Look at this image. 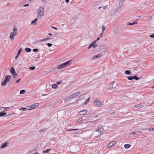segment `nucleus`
<instances>
[{
    "label": "nucleus",
    "instance_id": "obj_1",
    "mask_svg": "<svg viewBox=\"0 0 154 154\" xmlns=\"http://www.w3.org/2000/svg\"><path fill=\"white\" fill-rule=\"evenodd\" d=\"M11 76L10 75H6L3 82H2L1 85L3 86H5L7 83L10 80Z\"/></svg>",
    "mask_w": 154,
    "mask_h": 154
},
{
    "label": "nucleus",
    "instance_id": "obj_54",
    "mask_svg": "<svg viewBox=\"0 0 154 154\" xmlns=\"http://www.w3.org/2000/svg\"><path fill=\"white\" fill-rule=\"evenodd\" d=\"M112 90H116V88L114 87H112Z\"/></svg>",
    "mask_w": 154,
    "mask_h": 154
},
{
    "label": "nucleus",
    "instance_id": "obj_8",
    "mask_svg": "<svg viewBox=\"0 0 154 154\" xmlns=\"http://www.w3.org/2000/svg\"><path fill=\"white\" fill-rule=\"evenodd\" d=\"M80 93V92H79L72 95L70 96V98L71 99H73L75 98L76 96H78Z\"/></svg>",
    "mask_w": 154,
    "mask_h": 154
},
{
    "label": "nucleus",
    "instance_id": "obj_18",
    "mask_svg": "<svg viewBox=\"0 0 154 154\" xmlns=\"http://www.w3.org/2000/svg\"><path fill=\"white\" fill-rule=\"evenodd\" d=\"M137 22H134L132 23H130L129 22H128L127 23V24L128 25H133L134 24H137Z\"/></svg>",
    "mask_w": 154,
    "mask_h": 154
},
{
    "label": "nucleus",
    "instance_id": "obj_42",
    "mask_svg": "<svg viewBox=\"0 0 154 154\" xmlns=\"http://www.w3.org/2000/svg\"><path fill=\"white\" fill-rule=\"evenodd\" d=\"M89 100V98H88L87 100L86 101H85L84 102L85 104H87V102Z\"/></svg>",
    "mask_w": 154,
    "mask_h": 154
},
{
    "label": "nucleus",
    "instance_id": "obj_15",
    "mask_svg": "<svg viewBox=\"0 0 154 154\" xmlns=\"http://www.w3.org/2000/svg\"><path fill=\"white\" fill-rule=\"evenodd\" d=\"M8 143L7 142H5L4 144H3L0 147V148L2 149L8 146Z\"/></svg>",
    "mask_w": 154,
    "mask_h": 154
},
{
    "label": "nucleus",
    "instance_id": "obj_7",
    "mask_svg": "<svg viewBox=\"0 0 154 154\" xmlns=\"http://www.w3.org/2000/svg\"><path fill=\"white\" fill-rule=\"evenodd\" d=\"M72 61V60H69L67 61L66 62L64 63V64L65 67H67V66H69V65H71V63Z\"/></svg>",
    "mask_w": 154,
    "mask_h": 154
},
{
    "label": "nucleus",
    "instance_id": "obj_55",
    "mask_svg": "<svg viewBox=\"0 0 154 154\" xmlns=\"http://www.w3.org/2000/svg\"><path fill=\"white\" fill-rule=\"evenodd\" d=\"M103 33V32H102V33H100V37H102Z\"/></svg>",
    "mask_w": 154,
    "mask_h": 154
},
{
    "label": "nucleus",
    "instance_id": "obj_52",
    "mask_svg": "<svg viewBox=\"0 0 154 154\" xmlns=\"http://www.w3.org/2000/svg\"><path fill=\"white\" fill-rule=\"evenodd\" d=\"M20 79L17 80L16 81V83H18L20 82Z\"/></svg>",
    "mask_w": 154,
    "mask_h": 154
},
{
    "label": "nucleus",
    "instance_id": "obj_46",
    "mask_svg": "<svg viewBox=\"0 0 154 154\" xmlns=\"http://www.w3.org/2000/svg\"><path fill=\"white\" fill-rule=\"evenodd\" d=\"M45 41L44 38L43 39H41L40 40H39V41H37V42H43V41Z\"/></svg>",
    "mask_w": 154,
    "mask_h": 154
},
{
    "label": "nucleus",
    "instance_id": "obj_4",
    "mask_svg": "<svg viewBox=\"0 0 154 154\" xmlns=\"http://www.w3.org/2000/svg\"><path fill=\"white\" fill-rule=\"evenodd\" d=\"M94 103L95 105L96 106L98 107L100 106L102 104L101 102L99 100H95L94 101Z\"/></svg>",
    "mask_w": 154,
    "mask_h": 154
},
{
    "label": "nucleus",
    "instance_id": "obj_30",
    "mask_svg": "<svg viewBox=\"0 0 154 154\" xmlns=\"http://www.w3.org/2000/svg\"><path fill=\"white\" fill-rule=\"evenodd\" d=\"M134 79H135L136 80H138L140 79V78L138 77L136 75L134 76Z\"/></svg>",
    "mask_w": 154,
    "mask_h": 154
},
{
    "label": "nucleus",
    "instance_id": "obj_16",
    "mask_svg": "<svg viewBox=\"0 0 154 154\" xmlns=\"http://www.w3.org/2000/svg\"><path fill=\"white\" fill-rule=\"evenodd\" d=\"M10 72L12 74H13V73H14V72H15V70L14 68V67H12L11 68V69H10Z\"/></svg>",
    "mask_w": 154,
    "mask_h": 154
},
{
    "label": "nucleus",
    "instance_id": "obj_49",
    "mask_svg": "<svg viewBox=\"0 0 154 154\" xmlns=\"http://www.w3.org/2000/svg\"><path fill=\"white\" fill-rule=\"evenodd\" d=\"M136 134V132H134V131L132 132H131V133H130L129 135H131V134Z\"/></svg>",
    "mask_w": 154,
    "mask_h": 154
},
{
    "label": "nucleus",
    "instance_id": "obj_57",
    "mask_svg": "<svg viewBox=\"0 0 154 154\" xmlns=\"http://www.w3.org/2000/svg\"><path fill=\"white\" fill-rule=\"evenodd\" d=\"M66 2V3H68L69 2V0H65Z\"/></svg>",
    "mask_w": 154,
    "mask_h": 154
},
{
    "label": "nucleus",
    "instance_id": "obj_19",
    "mask_svg": "<svg viewBox=\"0 0 154 154\" xmlns=\"http://www.w3.org/2000/svg\"><path fill=\"white\" fill-rule=\"evenodd\" d=\"M111 114L112 115H114L115 114V117H117L119 116V114L118 113H116V112H113L111 113Z\"/></svg>",
    "mask_w": 154,
    "mask_h": 154
},
{
    "label": "nucleus",
    "instance_id": "obj_26",
    "mask_svg": "<svg viewBox=\"0 0 154 154\" xmlns=\"http://www.w3.org/2000/svg\"><path fill=\"white\" fill-rule=\"evenodd\" d=\"M37 20V19L36 18H35V19L33 20L31 22V23L32 24H33V25H34L35 24V23L36 22V21Z\"/></svg>",
    "mask_w": 154,
    "mask_h": 154
},
{
    "label": "nucleus",
    "instance_id": "obj_23",
    "mask_svg": "<svg viewBox=\"0 0 154 154\" xmlns=\"http://www.w3.org/2000/svg\"><path fill=\"white\" fill-rule=\"evenodd\" d=\"M126 78H128V79L130 80H132L134 79V76L127 77Z\"/></svg>",
    "mask_w": 154,
    "mask_h": 154
},
{
    "label": "nucleus",
    "instance_id": "obj_36",
    "mask_svg": "<svg viewBox=\"0 0 154 154\" xmlns=\"http://www.w3.org/2000/svg\"><path fill=\"white\" fill-rule=\"evenodd\" d=\"M31 106H27L26 107L27 109L29 110H30L32 109H31Z\"/></svg>",
    "mask_w": 154,
    "mask_h": 154
},
{
    "label": "nucleus",
    "instance_id": "obj_24",
    "mask_svg": "<svg viewBox=\"0 0 154 154\" xmlns=\"http://www.w3.org/2000/svg\"><path fill=\"white\" fill-rule=\"evenodd\" d=\"M58 85L57 84H54L52 85V87L53 88L55 89V88H56L58 87Z\"/></svg>",
    "mask_w": 154,
    "mask_h": 154
},
{
    "label": "nucleus",
    "instance_id": "obj_20",
    "mask_svg": "<svg viewBox=\"0 0 154 154\" xmlns=\"http://www.w3.org/2000/svg\"><path fill=\"white\" fill-rule=\"evenodd\" d=\"M25 51L26 52H30L31 49L30 48H25Z\"/></svg>",
    "mask_w": 154,
    "mask_h": 154
},
{
    "label": "nucleus",
    "instance_id": "obj_51",
    "mask_svg": "<svg viewBox=\"0 0 154 154\" xmlns=\"http://www.w3.org/2000/svg\"><path fill=\"white\" fill-rule=\"evenodd\" d=\"M62 80L60 81L59 82H57V83L58 85H60L62 83Z\"/></svg>",
    "mask_w": 154,
    "mask_h": 154
},
{
    "label": "nucleus",
    "instance_id": "obj_64",
    "mask_svg": "<svg viewBox=\"0 0 154 154\" xmlns=\"http://www.w3.org/2000/svg\"><path fill=\"white\" fill-rule=\"evenodd\" d=\"M152 131H154V128H152Z\"/></svg>",
    "mask_w": 154,
    "mask_h": 154
},
{
    "label": "nucleus",
    "instance_id": "obj_62",
    "mask_svg": "<svg viewBox=\"0 0 154 154\" xmlns=\"http://www.w3.org/2000/svg\"><path fill=\"white\" fill-rule=\"evenodd\" d=\"M48 35H52V34L50 33H49L48 34Z\"/></svg>",
    "mask_w": 154,
    "mask_h": 154
},
{
    "label": "nucleus",
    "instance_id": "obj_25",
    "mask_svg": "<svg viewBox=\"0 0 154 154\" xmlns=\"http://www.w3.org/2000/svg\"><path fill=\"white\" fill-rule=\"evenodd\" d=\"M130 146H131L130 145L128 144H125L124 145V147L126 149H127L129 148L130 147Z\"/></svg>",
    "mask_w": 154,
    "mask_h": 154
},
{
    "label": "nucleus",
    "instance_id": "obj_5",
    "mask_svg": "<svg viewBox=\"0 0 154 154\" xmlns=\"http://www.w3.org/2000/svg\"><path fill=\"white\" fill-rule=\"evenodd\" d=\"M143 107V105L140 104H137L135 105L134 107V109H139L142 108Z\"/></svg>",
    "mask_w": 154,
    "mask_h": 154
},
{
    "label": "nucleus",
    "instance_id": "obj_2",
    "mask_svg": "<svg viewBox=\"0 0 154 154\" xmlns=\"http://www.w3.org/2000/svg\"><path fill=\"white\" fill-rule=\"evenodd\" d=\"M44 8L40 7L38 9V12L39 15L41 17H42L44 14Z\"/></svg>",
    "mask_w": 154,
    "mask_h": 154
},
{
    "label": "nucleus",
    "instance_id": "obj_13",
    "mask_svg": "<svg viewBox=\"0 0 154 154\" xmlns=\"http://www.w3.org/2000/svg\"><path fill=\"white\" fill-rule=\"evenodd\" d=\"M103 131V128L102 127H100L98 128L96 130V131L98 132H101Z\"/></svg>",
    "mask_w": 154,
    "mask_h": 154
},
{
    "label": "nucleus",
    "instance_id": "obj_12",
    "mask_svg": "<svg viewBox=\"0 0 154 154\" xmlns=\"http://www.w3.org/2000/svg\"><path fill=\"white\" fill-rule=\"evenodd\" d=\"M102 54L100 53L99 54L95 55L92 58V59H94L100 57L101 56H102Z\"/></svg>",
    "mask_w": 154,
    "mask_h": 154
},
{
    "label": "nucleus",
    "instance_id": "obj_47",
    "mask_svg": "<svg viewBox=\"0 0 154 154\" xmlns=\"http://www.w3.org/2000/svg\"><path fill=\"white\" fill-rule=\"evenodd\" d=\"M78 129H69L68 131H77L78 130Z\"/></svg>",
    "mask_w": 154,
    "mask_h": 154
},
{
    "label": "nucleus",
    "instance_id": "obj_61",
    "mask_svg": "<svg viewBox=\"0 0 154 154\" xmlns=\"http://www.w3.org/2000/svg\"><path fill=\"white\" fill-rule=\"evenodd\" d=\"M107 89L108 90H112V88H109Z\"/></svg>",
    "mask_w": 154,
    "mask_h": 154
},
{
    "label": "nucleus",
    "instance_id": "obj_44",
    "mask_svg": "<svg viewBox=\"0 0 154 154\" xmlns=\"http://www.w3.org/2000/svg\"><path fill=\"white\" fill-rule=\"evenodd\" d=\"M149 37H150L151 38H154V33L152 34V35H150L149 36Z\"/></svg>",
    "mask_w": 154,
    "mask_h": 154
},
{
    "label": "nucleus",
    "instance_id": "obj_32",
    "mask_svg": "<svg viewBox=\"0 0 154 154\" xmlns=\"http://www.w3.org/2000/svg\"><path fill=\"white\" fill-rule=\"evenodd\" d=\"M84 98V95H81L80 96L78 99V100H81V99H82V98Z\"/></svg>",
    "mask_w": 154,
    "mask_h": 154
},
{
    "label": "nucleus",
    "instance_id": "obj_35",
    "mask_svg": "<svg viewBox=\"0 0 154 154\" xmlns=\"http://www.w3.org/2000/svg\"><path fill=\"white\" fill-rule=\"evenodd\" d=\"M46 45L49 47H51L52 46V44L50 43H47Z\"/></svg>",
    "mask_w": 154,
    "mask_h": 154
},
{
    "label": "nucleus",
    "instance_id": "obj_3",
    "mask_svg": "<svg viewBox=\"0 0 154 154\" xmlns=\"http://www.w3.org/2000/svg\"><path fill=\"white\" fill-rule=\"evenodd\" d=\"M96 43V41H94L91 43L88 47V49H90L91 47H93L94 48H95L97 46V45H95Z\"/></svg>",
    "mask_w": 154,
    "mask_h": 154
},
{
    "label": "nucleus",
    "instance_id": "obj_37",
    "mask_svg": "<svg viewBox=\"0 0 154 154\" xmlns=\"http://www.w3.org/2000/svg\"><path fill=\"white\" fill-rule=\"evenodd\" d=\"M102 32H104V31L105 29L106 28L104 26H102Z\"/></svg>",
    "mask_w": 154,
    "mask_h": 154
},
{
    "label": "nucleus",
    "instance_id": "obj_28",
    "mask_svg": "<svg viewBox=\"0 0 154 154\" xmlns=\"http://www.w3.org/2000/svg\"><path fill=\"white\" fill-rule=\"evenodd\" d=\"M51 149H47L46 150H45V151H43V153H48L49 151L51 150Z\"/></svg>",
    "mask_w": 154,
    "mask_h": 154
},
{
    "label": "nucleus",
    "instance_id": "obj_11",
    "mask_svg": "<svg viewBox=\"0 0 154 154\" xmlns=\"http://www.w3.org/2000/svg\"><path fill=\"white\" fill-rule=\"evenodd\" d=\"M87 112V111L86 110H83L80 111L79 113L80 115H83L85 114Z\"/></svg>",
    "mask_w": 154,
    "mask_h": 154
},
{
    "label": "nucleus",
    "instance_id": "obj_21",
    "mask_svg": "<svg viewBox=\"0 0 154 154\" xmlns=\"http://www.w3.org/2000/svg\"><path fill=\"white\" fill-rule=\"evenodd\" d=\"M6 113L5 112H0V116H3L5 115H6Z\"/></svg>",
    "mask_w": 154,
    "mask_h": 154
},
{
    "label": "nucleus",
    "instance_id": "obj_63",
    "mask_svg": "<svg viewBox=\"0 0 154 154\" xmlns=\"http://www.w3.org/2000/svg\"><path fill=\"white\" fill-rule=\"evenodd\" d=\"M34 154H38V153L37 152H35V153H34Z\"/></svg>",
    "mask_w": 154,
    "mask_h": 154
},
{
    "label": "nucleus",
    "instance_id": "obj_40",
    "mask_svg": "<svg viewBox=\"0 0 154 154\" xmlns=\"http://www.w3.org/2000/svg\"><path fill=\"white\" fill-rule=\"evenodd\" d=\"M83 120V119L81 117V118H80L78 120V122H81Z\"/></svg>",
    "mask_w": 154,
    "mask_h": 154
},
{
    "label": "nucleus",
    "instance_id": "obj_27",
    "mask_svg": "<svg viewBox=\"0 0 154 154\" xmlns=\"http://www.w3.org/2000/svg\"><path fill=\"white\" fill-rule=\"evenodd\" d=\"M125 0H119V6H121V5H122L123 4V3L124 2V1Z\"/></svg>",
    "mask_w": 154,
    "mask_h": 154
},
{
    "label": "nucleus",
    "instance_id": "obj_58",
    "mask_svg": "<svg viewBox=\"0 0 154 154\" xmlns=\"http://www.w3.org/2000/svg\"><path fill=\"white\" fill-rule=\"evenodd\" d=\"M152 128H149V130L150 131H152Z\"/></svg>",
    "mask_w": 154,
    "mask_h": 154
},
{
    "label": "nucleus",
    "instance_id": "obj_10",
    "mask_svg": "<svg viewBox=\"0 0 154 154\" xmlns=\"http://www.w3.org/2000/svg\"><path fill=\"white\" fill-rule=\"evenodd\" d=\"M14 35L15 34L14 32H11L9 37L11 40H13L14 39Z\"/></svg>",
    "mask_w": 154,
    "mask_h": 154
},
{
    "label": "nucleus",
    "instance_id": "obj_43",
    "mask_svg": "<svg viewBox=\"0 0 154 154\" xmlns=\"http://www.w3.org/2000/svg\"><path fill=\"white\" fill-rule=\"evenodd\" d=\"M97 121V120H96L93 121H89V122H91V123H92L96 122Z\"/></svg>",
    "mask_w": 154,
    "mask_h": 154
},
{
    "label": "nucleus",
    "instance_id": "obj_9",
    "mask_svg": "<svg viewBox=\"0 0 154 154\" xmlns=\"http://www.w3.org/2000/svg\"><path fill=\"white\" fill-rule=\"evenodd\" d=\"M64 63H63L59 65H58L57 66V68L58 69H60L65 67Z\"/></svg>",
    "mask_w": 154,
    "mask_h": 154
},
{
    "label": "nucleus",
    "instance_id": "obj_53",
    "mask_svg": "<svg viewBox=\"0 0 154 154\" xmlns=\"http://www.w3.org/2000/svg\"><path fill=\"white\" fill-rule=\"evenodd\" d=\"M29 5L28 4H26V5H23V6L24 7H26V6H29Z\"/></svg>",
    "mask_w": 154,
    "mask_h": 154
},
{
    "label": "nucleus",
    "instance_id": "obj_50",
    "mask_svg": "<svg viewBox=\"0 0 154 154\" xmlns=\"http://www.w3.org/2000/svg\"><path fill=\"white\" fill-rule=\"evenodd\" d=\"M35 106V108L36 107H37L38 106V103H35V104H34Z\"/></svg>",
    "mask_w": 154,
    "mask_h": 154
},
{
    "label": "nucleus",
    "instance_id": "obj_6",
    "mask_svg": "<svg viewBox=\"0 0 154 154\" xmlns=\"http://www.w3.org/2000/svg\"><path fill=\"white\" fill-rule=\"evenodd\" d=\"M116 143L115 141H112L110 142L108 145L107 146L108 148H110L114 146Z\"/></svg>",
    "mask_w": 154,
    "mask_h": 154
},
{
    "label": "nucleus",
    "instance_id": "obj_29",
    "mask_svg": "<svg viewBox=\"0 0 154 154\" xmlns=\"http://www.w3.org/2000/svg\"><path fill=\"white\" fill-rule=\"evenodd\" d=\"M25 92V91L24 90H22L20 91V94H23Z\"/></svg>",
    "mask_w": 154,
    "mask_h": 154
},
{
    "label": "nucleus",
    "instance_id": "obj_56",
    "mask_svg": "<svg viewBox=\"0 0 154 154\" xmlns=\"http://www.w3.org/2000/svg\"><path fill=\"white\" fill-rule=\"evenodd\" d=\"M114 83V81H112L110 82V84L111 85H113Z\"/></svg>",
    "mask_w": 154,
    "mask_h": 154
},
{
    "label": "nucleus",
    "instance_id": "obj_45",
    "mask_svg": "<svg viewBox=\"0 0 154 154\" xmlns=\"http://www.w3.org/2000/svg\"><path fill=\"white\" fill-rule=\"evenodd\" d=\"M13 30L14 32H15V31H16L17 30V29L16 28H15V27H14L13 28Z\"/></svg>",
    "mask_w": 154,
    "mask_h": 154
},
{
    "label": "nucleus",
    "instance_id": "obj_22",
    "mask_svg": "<svg viewBox=\"0 0 154 154\" xmlns=\"http://www.w3.org/2000/svg\"><path fill=\"white\" fill-rule=\"evenodd\" d=\"M125 73L126 74L130 75L131 73V71L130 70H126L125 71Z\"/></svg>",
    "mask_w": 154,
    "mask_h": 154
},
{
    "label": "nucleus",
    "instance_id": "obj_48",
    "mask_svg": "<svg viewBox=\"0 0 154 154\" xmlns=\"http://www.w3.org/2000/svg\"><path fill=\"white\" fill-rule=\"evenodd\" d=\"M31 106V109H34L35 108V106L34 105H32Z\"/></svg>",
    "mask_w": 154,
    "mask_h": 154
},
{
    "label": "nucleus",
    "instance_id": "obj_31",
    "mask_svg": "<svg viewBox=\"0 0 154 154\" xmlns=\"http://www.w3.org/2000/svg\"><path fill=\"white\" fill-rule=\"evenodd\" d=\"M35 68V66H31L29 68V69L31 70L34 69Z\"/></svg>",
    "mask_w": 154,
    "mask_h": 154
},
{
    "label": "nucleus",
    "instance_id": "obj_39",
    "mask_svg": "<svg viewBox=\"0 0 154 154\" xmlns=\"http://www.w3.org/2000/svg\"><path fill=\"white\" fill-rule=\"evenodd\" d=\"M20 109L23 111L25 110L26 109H27L26 108H24V107H21L20 108Z\"/></svg>",
    "mask_w": 154,
    "mask_h": 154
},
{
    "label": "nucleus",
    "instance_id": "obj_60",
    "mask_svg": "<svg viewBox=\"0 0 154 154\" xmlns=\"http://www.w3.org/2000/svg\"><path fill=\"white\" fill-rule=\"evenodd\" d=\"M99 39H100V38L99 37H98L97 38V39L95 41H96V42L97 41H98L99 40Z\"/></svg>",
    "mask_w": 154,
    "mask_h": 154
},
{
    "label": "nucleus",
    "instance_id": "obj_33",
    "mask_svg": "<svg viewBox=\"0 0 154 154\" xmlns=\"http://www.w3.org/2000/svg\"><path fill=\"white\" fill-rule=\"evenodd\" d=\"M46 130V129L45 128H43L42 129L40 130L39 131V132H43L45 131Z\"/></svg>",
    "mask_w": 154,
    "mask_h": 154
},
{
    "label": "nucleus",
    "instance_id": "obj_38",
    "mask_svg": "<svg viewBox=\"0 0 154 154\" xmlns=\"http://www.w3.org/2000/svg\"><path fill=\"white\" fill-rule=\"evenodd\" d=\"M38 49L37 48H35L32 50V51L34 52H36L38 51Z\"/></svg>",
    "mask_w": 154,
    "mask_h": 154
},
{
    "label": "nucleus",
    "instance_id": "obj_14",
    "mask_svg": "<svg viewBox=\"0 0 154 154\" xmlns=\"http://www.w3.org/2000/svg\"><path fill=\"white\" fill-rule=\"evenodd\" d=\"M22 48H20L19 50H18V52L17 54V55L16 56V57H15V58L16 59H17L18 57V56L20 54V53L22 51Z\"/></svg>",
    "mask_w": 154,
    "mask_h": 154
},
{
    "label": "nucleus",
    "instance_id": "obj_34",
    "mask_svg": "<svg viewBox=\"0 0 154 154\" xmlns=\"http://www.w3.org/2000/svg\"><path fill=\"white\" fill-rule=\"evenodd\" d=\"M13 75V76L14 78H15L17 76V74L16 72L13 73V74H12Z\"/></svg>",
    "mask_w": 154,
    "mask_h": 154
},
{
    "label": "nucleus",
    "instance_id": "obj_59",
    "mask_svg": "<svg viewBox=\"0 0 154 154\" xmlns=\"http://www.w3.org/2000/svg\"><path fill=\"white\" fill-rule=\"evenodd\" d=\"M51 27L54 29H57V28H56V27H54V26H51Z\"/></svg>",
    "mask_w": 154,
    "mask_h": 154
},
{
    "label": "nucleus",
    "instance_id": "obj_41",
    "mask_svg": "<svg viewBox=\"0 0 154 154\" xmlns=\"http://www.w3.org/2000/svg\"><path fill=\"white\" fill-rule=\"evenodd\" d=\"M51 38H48V37H47V38H44V39L45 40V41H46V40H48L49 39H51Z\"/></svg>",
    "mask_w": 154,
    "mask_h": 154
},
{
    "label": "nucleus",
    "instance_id": "obj_17",
    "mask_svg": "<svg viewBox=\"0 0 154 154\" xmlns=\"http://www.w3.org/2000/svg\"><path fill=\"white\" fill-rule=\"evenodd\" d=\"M4 107H1V108H0V110H1V111H2V109H3V111H5L7 110H8L9 108V107H6L5 108V109H4Z\"/></svg>",
    "mask_w": 154,
    "mask_h": 154
}]
</instances>
